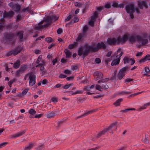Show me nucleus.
I'll list each match as a JSON object with an SVG mask.
<instances>
[{"label": "nucleus", "mask_w": 150, "mask_h": 150, "mask_svg": "<svg viewBox=\"0 0 150 150\" xmlns=\"http://www.w3.org/2000/svg\"><path fill=\"white\" fill-rule=\"evenodd\" d=\"M128 38V35H124L122 37L118 36L116 38H108L107 42L110 45L123 44L127 40Z\"/></svg>", "instance_id": "obj_1"}, {"label": "nucleus", "mask_w": 150, "mask_h": 150, "mask_svg": "<svg viewBox=\"0 0 150 150\" xmlns=\"http://www.w3.org/2000/svg\"><path fill=\"white\" fill-rule=\"evenodd\" d=\"M23 32L22 31H19L16 33H11L6 34L4 36V38L7 41H9L10 42L13 41L14 42H12L13 44L15 41L14 39L16 36L18 37L20 40H21L23 38Z\"/></svg>", "instance_id": "obj_2"}, {"label": "nucleus", "mask_w": 150, "mask_h": 150, "mask_svg": "<svg viewBox=\"0 0 150 150\" xmlns=\"http://www.w3.org/2000/svg\"><path fill=\"white\" fill-rule=\"evenodd\" d=\"M91 50L89 47V45L87 43H85L83 47H79L78 51V55L79 56L83 55L82 57L84 59L88 55Z\"/></svg>", "instance_id": "obj_3"}, {"label": "nucleus", "mask_w": 150, "mask_h": 150, "mask_svg": "<svg viewBox=\"0 0 150 150\" xmlns=\"http://www.w3.org/2000/svg\"><path fill=\"white\" fill-rule=\"evenodd\" d=\"M97 47H94L93 45H89V47L91 50V52H97L99 49H105L106 48L105 44L103 42H98L97 45Z\"/></svg>", "instance_id": "obj_4"}, {"label": "nucleus", "mask_w": 150, "mask_h": 150, "mask_svg": "<svg viewBox=\"0 0 150 150\" xmlns=\"http://www.w3.org/2000/svg\"><path fill=\"white\" fill-rule=\"evenodd\" d=\"M125 9L127 13L129 14L130 18L133 19L134 18L133 13L134 12V6L133 4H130L126 6Z\"/></svg>", "instance_id": "obj_5"}, {"label": "nucleus", "mask_w": 150, "mask_h": 150, "mask_svg": "<svg viewBox=\"0 0 150 150\" xmlns=\"http://www.w3.org/2000/svg\"><path fill=\"white\" fill-rule=\"evenodd\" d=\"M43 21H41L38 24L35 25L34 26V29L35 30H38L40 29L41 28H46L50 25V23H46L45 24L42 25L43 23Z\"/></svg>", "instance_id": "obj_6"}, {"label": "nucleus", "mask_w": 150, "mask_h": 150, "mask_svg": "<svg viewBox=\"0 0 150 150\" xmlns=\"http://www.w3.org/2000/svg\"><path fill=\"white\" fill-rule=\"evenodd\" d=\"M116 124V123H112L109 126L108 128L105 129L102 132H101L98 133L97 135V137H99L102 135L104 134L108 131L110 130L114 126H115Z\"/></svg>", "instance_id": "obj_7"}, {"label": "nucleus", "mask_w": 150, "mask_h": 150, "mask_svg": "<svg viewBox=\"0 0 150 150\" xmlns=\"http://www.w3.org/2000/svg\"><path fill=\"white\" fill-rule=\"evenodd\" d=\"M29 86H32L35 83L36 76L35 75L31 73H29Z\"/></svg>", "instance_id": "obj_8"}, {"label": "nucleus", "mask_w": 150, "mask_h": 150, "mask_svg": "<svg viewBox=\"0 0 150 150\" xmlns=\"http://www.w3.org/2000/svg\"><path fill=\"white\" fill-rule=\"evenodd\" d=\"M127 68L124 67L120 69L118 74L117 77L120 80L122 79L125 76L126 74V71Z\"/></svg>", "instance_id": "obj_9"}, {"label": "nucleus", "mask_w": 150, "mask_h": 150, "mask_svg": "<svg viewBox=\"0 0 150 150\" xmlns=\"http://www.w3.org/2000/svg\"><path fill=\"white\" fill-rule=\"evenodd\" d=\"M58 19V17L56 16L55 15H53L51 16L47 17L45 20V21L47 23H50V25L52 21H54L57 20Z\"/></svg>", "instance_id": "obj_10"}, {"label": "nucleus", "mask_w": 150, "mask_h": 150, "mask_svg": "<svg viewBox=\"0 0 150 150\" xmlns=\"http://www.w3.org/2000/svg\"><path fill=\"white\" fill-rule=\"evenodd\" d=\"M138 7L141 9H143L144 7L145 8H148V5L147 2L146 1L142 0L139 1L138 3Z\"/></svg>", "instance_id": "obj_11"}, {"label": "nucleus", "mask_w": 150, "mask_h": 150, "mask_svg": "<svg viewBox=\"0 0 150 150\" xmlns=\"http://www.w3.org/2000/svg\"><path fill=\"white\" fill-rule=\"evenodd\" d=\"M141 37L139 35L132 36L129 37V40L130 42H134L136 40L140 41L141 40Z\"/></svg>", "instance_id": "obj_12"}, {"label": "nucleus", "mask_w": 150, "mask_h": 150, "mask_svg": "<svg viewBox=\"0 0 150 150\" xmlns=\"http://www.w3.org/2000/svg\"><path fill=\"white\" fill-rule=\"evenodd\" d=\"M97 110V109H93L89 111H86L85 113L84 114L79 116L77 117V119H79L83 117L90 114H91L94 112H95Z\"/></svg>", "instance_id": "obj_13"}, {"label": "nucleus", "mask_w": 150, "mask_h": 150, "mask_svg": "<svg viewBox=\"0 0 150 150\" xmlns=\"http://www.w3.org/2000/svg\"><path fill=\"white\" fill-rule=\"evenodd\" d=\"M93 76L95 80H97L98 79H102L103 74L101 72L96 71L94 73Z\"/></svg>", "instance_id": "obj_14"}, {"label": "nucleus", "mask_w": 150, "mask_h": 150, "mask_svg": "<svg viewBox=\"0 0 150 150\" xmlns=\"http://www.w3.org/2000/svg\"><path fill=\"white\" fill-rule=\"evenodd\" d=\"M14 15V12L12 11H11L8 12H7L5 11L3 14V17L5 18L7 17L11 18Z\"/></svg>", "instance_id": "obj_15"}, {"label": "nucleus", "mask_w": 150, "mask_h": 150, "mask_svg": "<svg viewBox=\"0 0 150 150\" xmlns=\"http://www.w3.org/2000/svg\"><path fill=\"white\" fill-rule=\"evenodd\" d=\"M25 132V130H24L21 131L15 134H14L11 136V138H16L21 136Z\"/></svg>", "instance_id": "obj_16"}, {"label": "nucleus", "mask_w": 150, "mask_h": 150, "mask_svg": "<svg viewBox=\"0 0 150 150\" xmlns=\"http://www.w3.org/2000/svg\"><path fill=\"white\" fill-rule=\"evenodd\" d=\"M22 50V48L20 46H18L14 50H12L13 52V54L16 55L20 53Z\"/></svg>", "instance_id": "obj_17"}, {"label": "nucleus", "mask_w": 150, "mask_h": 150, "mask_svg": "<svg viewBox=\"0 0 150 150\" xmlns=\"http://www.w3.org/2000/svg\"><path fill=\"white\" fill-rule=\"evenodd\" d=\"M148 60H150V55L147 54L143 58L141 59L139 61V63L141 64Z\"/></svg>", "instance_id": "obj_18"}, {"label": "nucleus", "mask_w": 150, "mask_h": 150, "mask_svg": "<svg viewBox=\"0 0 150 150\" xmlns=\"http://www.w3.org/2000/svg\"><path fill=\"white\" fill-rule=\"evenodd\" d=\"M56 114L53 111H49L46 113V116L48 118H51L56 115Z\"/></svg>", "instance_id": "obj_19"}, {"label": "nucleus", "mask_w": 150, "mask_h": 150, "mask_svg": "<svg viewBox=\"0 0 150 150\" xmlns=\"http://www.w3.org/2000/svg\"><path fill=\"white\" fill-rule=\"evenodd\" d=\"M67 58H69L71 57V52L67 49H66L64 51Z\"/></svg>", "instance_id": "obj_20"}, {"label": "nucleus", "mask_w": 150, "mask_h": 150, "mask_svg": "<svg viewBox=\"0 0 150 150\" xmlns=\"http://www.w3.org/2000/svg\"><path fill=\"white\" fill-rule=\"evenodd\" d=\"M120 59L117 58L116 57V58L114 59L111 62V65L112 66L118 65L119 64Z\"/></svg>", "instance_id": "obj_21"}, {"label": "nucleus", "mask_w": 150, "mask_h": 150, "mask_svg": "<svg viewBox=\"0 0 150 150\" xmlns=\"http://www.w3.org/2000/svg\"><path fill=\"white\" fill-rule=\"evenodd\" d=\"M34 146V144L32 143H29L28 145L25 146L23 150H30L32 149Z\"/></svg>", "instance_id": "obj_22"}, {"label": "nucleus", "mask_w": 150, "mask_h": 150, "mask_svg": "<svg viewBox=\"0 0 150 150\" xmlns=\"http://www.w3.org/2000/svg\"><path fill=\"white\" fill-rule=\"evenodd\" d=\"M20 8L21 6L19 5L15 4L13 9L14 11L18 12L19 11Z\"/></svg>", "instance_id": "obj_23"}, {"label": "nucleus", "mask_w": 150, "mask_h": 150, "mask_svg": "<svg viewBox=\"0 0 150 150\" xmlns=\"http://www.w3.org/2000/svg\"><path fill=\"white\" fill-rule=\"evenodd\" d=\"M20 65V61L19 60H17L15 62L13 65V67L16 69L18 68Z\"/></svg>", "instance_id": "obj_24"}, {"label": "nucleus", "mask_w": 150, "mask_h": 150, "mask_svg": "<svg viewBox=\"0 0 150 150\" xmlns=\"http://www.w3.org/2000/svg\"><path fill=\"white\" fill-rule=\"evenodd\" d=\"M122 100V98H120L117 100L114 103V105L115 106H118L120 105V103Z\"/></svg>", "instance_id": "obj_25"}, {"label": "nucleus", "mask_w": 150, "mask_h": 150, "mask_svg": "<svg viewBox=\"0 0 150 150\" xmlns=\"http://www.w3.org/2000/svg\"><path fill=\"white\" fill-rule=\"evenodd\" d=\"M131 58H129L127 57H125L123 59V61L125 64L128 63Z\"/></svg>", "instance_id": "obj_26"}, {"label": "nucleus", "mask_w": 150, "mask_h": 150, "mask_svg": "<svg viewBox=\"0 0 150 150\" xmlns=\"http://www.w3.org/2000/svg\"><path fill=\"white\" fill-rule=\"evenodd\" d=\"M141 41L142 45H145L148 43V40L147 39H142L141 37Z\"/></svg>", "instance_id": "obj_27"}, {"label": "nucleus", "mask_w": 150, "mask_h": 150, "mask_svg": "<svg viewBox=\"0 0 150 150\" xmlns=\"http://www.w3.org/2000/svg\"><path fill=\"white\" fill-rule=\"evenodd\" d=\"M27 65L24 64L21 66V68L19 70L22 72V73H23L24 72L25 70L27 69Z\"/></svg>", "instance_id": "obj_28"}, {"label": "nucleus", "mask_w": 150, "mask_h": 150, "mask_svg": "<svg viewBox=\"0 0 150 150\" xmlns=\"http://www.w3.org/2000/svg\"><path fill=\"white\" fill-rule=\"evenodd\" d=\"M135 110V109L134 108H127L125 110H122L120 111V112H124L125 113H127L128 111L129 110Z\"/></svg>", "instance_id": "obj_29"}, {"label": "nucleus", "mask_w": 150, "mask_h": 150, "mask_svg": "<svg viewBox=\"0 0 150 150\" xmlns=\"http://www.w3.org/2000/svg\"><path fill=\"white\" fill-rule=\"evenodd\" d=\"M85 35V34H83L82 33H79L77 38L76 39V41L78 42Z\"/></svg>", "instance_id": "obj_30"}, {"label": "nucleus", "mask_w": 150, "mask_h": 150, "mask_svg": "<svg viewBox=\"0 0 150 150\" xmlns=\"http://www.w3.org/2000/svg\"><path fill=\"white\" fill-rule=\"evenodd\" d=\"M77 43L76 42H74L73 44L69 45L68 46V48L71 49H73L74 47L77 46Z\"/></svg>", "instance_id": "obj_31"}, {"label": "nucleus", "mask_w": 150, "mask_h": 150, "mask_svg": "<svg viewBox=\"0 0 150 150\" xmlns=\"http://www.w3.org/2000/svg\"><path fill=\"white\" fill-rule=\"evenodd\" d=\"M69 92L71 93V94L72 95H74L78 94H82L83 93V91L82 90H77L74 92L72 91H70Z\"/></svg>", "instance_id": "obj_32"}, {"label": "nucleus", "mask_w": 150, "mask_h": 150, "mask_svg": "<svg viewBox=\"0 0 150 150\" xmlns=\"http://www.w3.org/2000/svg\"><path fill=\"white\" fill-rule=\"evenodd\" d=\"M45 62L44 60L42 61L41 62L39 63H37L38 64L36 65L35 67H40L41 66H45Z\"/></svg>", "instance_id": "obj_33"}, {"label": "nucleus", "mask_w": 150, "mask_h": 150, "mask_svg": "<svg viewBox=\"0 0 150 150\" xmlns=\"http://www.w3.org/2000/svg\"><path fill=\"white\" fill-rule=\"evenodd\" d=\"M30 10V8L29 7H28L26 8H23L22 10V11L23 12L29 13Z\"/></svg>", "instance_id": "obj_34"}, {"label": "nucleus", "mask_w": 150, "mask_h": 150, "mask_svg": "<svg viewBox=\"0 0 150 150\" xmlns=\"http://www.w3.org/2000/svg\"><path fill=\"white\" fill-rule=\"evenodd\" d=\"M42 60H42V55H40L38 57V58L36 63H39L41 62L42 61Z\"/></svg>", "instance_id": "obj_35"}, {"label": "nucleus", "mask_w": 150, "mask_h": 150, "mask_svg": "<svg viewBox=\"0 0 150 150\" xmlns=\"http://www.w3.org/2000/svg\"><path fill=\"white\" fill-rule=\"evenodd\" d=\"M28 112L30 114L32 115H33L36 113V111L32 109L29 110Z\"/></svg>", "instance_id": "obj_36"}, {"label": "nucleus", "mask_w": 150, "mask_h": 150, "mask_svg": "<svg viewBox=\"0 0 150 150\" xmlns=\"http://www.w3.org/2000/svg\"><path fill=\"white\" fill-rule=\"evenodd\" d=\"M88 27L87 26L85 25L83 27L82 33L83 34H85L86 33L87 31Z\"/></svg>", "instance_id": "obj_37"}, {"label": "nucleus", "mask_w": 150, "mask_h": 150, "mask_svg": "<svg viewBox=\"0 0 150 150\" xmlns=\"http://www.w3.org/2000/svg\"><path fill=\"white\" fill-rule=\"evenodd\" d=\"M45 40L48 43H50L52 41V38L50 37H47L45 39Z\"/></svg>", "instance_id": "obj_38"}, {"label": "nucleus", "mask_w": 150, "mask_h": 150, "mask_svg": "<svg viewBox=\"0 0 150 150\" xmlns=\"http://www.w3.org/2000/svg\"><path fill=\"white\" fill-rule=\"evenodd\" d=\"M44 148V144L39 145L37 148V150H41Z\"/></svg>", "instance_id": "obj_39"}, {"label": "nucleus", "mask_w": 150, "mask_h": 150, "mask_svg": "<svg viewBox=\"0 0 150 150\" xmlns=\"http://www.w3.org/2000/svg\"><path fill=\"white\" fill-rule=\"evenodd\" d=\"M44 66H42L40 67V70L41 71V73L42 74H44L46 70L45 69Z\"/></svg>", "instance_id": "obj_40"}, {"label": "nucleus", "mask_w": 150, "mask_h": 150, "mask_svg": "<svg viewBox=\"0 0 150 150\" xmlns=\"http://www.w3.org/2000/svg\"><path fill=\"white\" fill-rule=\"evenodd\" d=\"M79 21V19L77 17H75L74 18L73 20H72L71 23H77Z\"/></svg>", "instance_id": "obj_41"}, {"label": "nucleus", "mask_w": 150, "mask_h": 150, "mask_svg": "<svg viewBox=\"0 0 150 150\" xmlns=\"http://www.w3.org/2000/svg\"><path fill=\"white\" fill-rule=\"evenodd\" d=\"M72 86V84H66L64 86H63L62 88L64 89H68L70 86Z\"/></svg>", "instance_id": "obj_42"}, {"label": "nucleus", "mask_w": 150, "mask_h": 150, "mask_svg": "<svg viewBox=\"0 0 150 150\" xmlns=\"http://www.w3.org/2000/svg\"><path fill=\"white\" fill-rule=\"evenodd\" d=\"M142 141L145 143L147 144L149 143V141L148 139V137L146 136L144 140L142 139Z\"/></svg>", "instance_id": "obj_43"}, {"label": "nucleus", "mask_w": 150, "mask_h": 150, "mask_svg": "<svg viewBox=\"0 0 150 150\" xmlns=\"http://www.w3.org/2000/svg\"><path fill=\"white\" fill-rule=\"evenodd\" d=\"M22 73V72L19 70L16 71L15 73L17 77H19L20 76L21 74Z\"/></svg>", "instance_id": "obj_44"}, {"label": "nucleus", "mask_w": 150, "mask_h": 150, "mask_svg": "<svg viewBox=\"0 0 150 150\" xmlns=\"http://www.w3.org/2000/svg\"><path fill=\"white\" fill-rule=\"evenodd\" d=\"M28 91V88H25L24 90L21 93V94L23 96H24L25 95L27 92Z\"/></svg>", "instance_id": "obj_45"}, {"label": "nucleus", "mask_w": 150, "mask_h": 150, "mask_svg": "<svg viewBox=\"0 0 150 150\" xmlns=\"http://www.w3.org/2000/svg\"><path fill=\"white\" fill-rule=\"evenodd\" d=\"M147 106L145 104H144L142 106H140L139 108V109L140 111H141L142 110H143L145 109L146 108Z\"/></svg>", "instance_id": "obj_46"}, {"label": "nucleus", "mask_w": 150, "mask_h": 150, "mask_svg": "<svg viewBox=\"0 0 150 150\" xmlns=\"http://www.w3.org/2000/svg\"><path fill=\"white\" fill-rule=\"evenodd\" d=\"M130 93L129 92L122 91L121 92H119L118 93V94H120V95H124L125 94H128Z\"/></svg>", "instance_id": "obj_47"}, {"label": "nucleus", "mask_w": 150, "mask_h": 150, "mask_svg": "<svg viewBox=\"0 0 150 150\" xmlns=\"http://www.w3.org/2000/svg\"><path fill=\"white\" fill-rule=\"evenodd\" d=\"M112 6L114 8H117L118 7V3L115 1H114Z\"/></svg>", "instance_id": "obj_48"}, {"label": "nucleus", "mask_w": 150, "mask_h": 150, "mask_svg": "<svg viewBox=\"0 0 150 150\" xmlns=\"http://www.w3.org/2000/svg\"><path fill=\"white\" fill-rule=\"evenodd\" d=\"M95 88L96 89L100 91H102V90H101L102 88L100 86L98 85H96L95 86Z\"/></svg>", "instance_id": "obj_49"}, {"label": "nucleus", "mask_w": 150, "mask_h": 150, "mask_svg": "<svg viewBox=\"0 0 150 150\" xmlns=\"http://www.w3.org/2000/svg\"><path fill=\"white\" fill-rule=\"evenodd\" d=\"M43 114H36L35 116V118H40L43 116Z\"/></svg>", "instance_id": "obj_50"}, {"label": "nucleus", "mask_w": 150, "mask_h": 150, "mask_svg": "<svg viewBox=\"0 0 150 150\" xmlns=\"http://www.w3.org/2000/svg\"><path fill=\"white\" fill-rule=\"evenodd\" d=\"M84 89L86 91L88 95H91L94 93H91L89 92V88H84Z\"/></svg>", "instance_id": "obj_51"}, {"label": "nucleus", "mask_w": 150, "mask_h": 150, "mask_svg": "<svg viewBox=\"0 0 150 150\" xmlns=\"http://www.w3.org/2000/svg\"><path fill=\"white\" fill-rule=\"evenodd\" d=\"M7 144L6 142H4L0 144V149L6 146Z\"/></svg>", "instance_id": "obj_52"}, {"label": "nucleus", "mask_w": 150, "mask_h": 150, "mask_svg": "<svg viewBox=\"0 0 150 150\" xmlns=\"http://www.w3.org/2000/svg\"><path fill=\"white\" fill-rule=\"evenodd\" d=\"M109 79L108 78H106L105 79H101V81L102 83H106L109 81Z\"/></svg>", "instance_id": "obj_53"}, {"label": "nucleus", "mask_w": 150, "mask_h": 150, "mask_svg": "<svg viewBox=\"0 0 150 150\" xmlns=\"http://www.w3.org/2000/svg\"><path fill=\"white\" fill-rule=\"evenodd\" d=\"M111 6H110V4L107 3L105 4V7L107 8H111Z\"/></svg>", "instance_id": "obj_54"}, {"label": "nucleus", "mask_w": 150, "mask_h": 150, "mask_svg": "<svg viewBox=\"0 0 150 150\" xmlns=\"http://www.w3.org/2000/svg\"><path fill=\"white\" fill-rule=\"evenodd\" d=\"M15 81V80H13L12 81H10L8 82V85L9 86L10 88H11V87L12 84L13 83V82H14Z\"/></svg>", "instance_id": "obj_55"}, {"label": "nucleus", "mask_w": 150, "mask_h": 150, "mask_svg": "<svg viewBox=\"0 0 150 150\" xmlns=\"http://www.w3.org/2000/svg\"><path fill=\"white\" fill-rule=\"evenodd\" d=\"M62 32V30L61 28H58L57 30V32L58 34L59 35L61 34Z\"/></svg>", "instance_id": "obj_56"}, {"label": "nucleus", "mask_w": 150, "mask_h": 150, "mask_svg": "<svg viewBox=\"0 0 150 150\" xmlns=\"http://www.w3.org/2000/svg\"><path fill=\"white\" fill-rule=\"evenodd\" d=\"M48 83V81L46 79H44L42 81V85H45Z\"/></svg>", "instance_id": "obj_57"}, {"label": "nucleus", "mask_w": 150, "mask_h": 150, "mask_svg": "<svg viewBox=\"0 0 150 150\" xmlns=\"http://www.w3.org/2000/svg\"><path fill=\"white\" fill-rule=\"evenodd\" d=\"M62 85V84H61L59 83H58L54 87V88H60L61 86Z\"/></svg>", "instance_id": "obj_58"}, {"label": "nucleus", "mask_w": 150, "mask_h": 150, "mask_svg": "<svg viewBox=\"0 0 150 150\" xmlns=\"http://www.w3.org/2000/svg\"><path fill=\"white\" fill-rule=\"evenodd\" d=\"M15 4H14L12 2H11L10 3L8 4V5L11 8H12L13 9Z\"/></svg>", "instance_id": "obj_59"}, {"label": "nucleus", "mask_w": 150, "mask_h": 150, "mask_svg": "<svg viewBox=\"0 0 150 150\" xmlns=\"http://www.w3.org/2000/svg\"><path fill=\"white\" fill-rule=\"evenodd\" d=\"M101 86L103 88H104L105 89H107L108 88H109L107 84H105V85H102Z\"/></svg>", "instance_id": "obj_60"}, {"label": "nucleus", "mask_w": 150, "mask_h": 150, "mask_svg": "<svg viewBox=\"0 0 150 150\" xmlns=\"http://www.w3.org/2000/svg\"><path fill=\"white\" fill-rule=\"evenodd\" d=\"M95 62L96 63L99 64L101 62V60L99 58H96L95 59Z\"/></svg>", "instance_id": "obj_61"}, {"label": "nucleus", "mask_w": 150, "mask_h": 150, "mask_svg": "<svg viewBox=\"0 0 150 150\" xmlns=\"http://www.w3.org/2000/svg\"><path fill=\"white\" fill-rule=\"evenodd\" d=\"M77 68H78V67L77 66H74V65L71 66V69L73 71H74V70L77 69Z\"/></svg>", "instance_id": "obj_62"}, {"label": "nucleus", "mask_w": 150, "mask_h": 150, "mask_svg": "<svg viewBox=\"0 0 150 150\" xmlns=\"http://www.w3.org/2000/svg\"><path fill=\"white\" fill-rule=\"evenodd\" d=\"M144 70L145 72H146V73H148L150 71L149 67H145Z\"/></svg>", "instance_id": "obj_63"}, {"label": "nucleus", "mask_w": 150, "mask_h": 150, "mask_svg": "<svg viewBox=\"0 0 150 150\" xmlns=\"http://www.w3.org/2000/svg\"><path fill=\"white\" fill-rule=\"evenodd\" d=\"M88 23L90 25H91L92 26H93L94 23V22L91 20L88 22Z\"/></svg>", "instance_id": "obj_64"}]
</instances>
